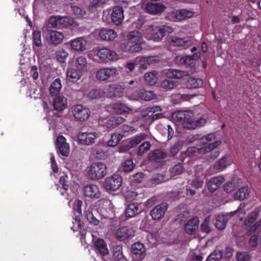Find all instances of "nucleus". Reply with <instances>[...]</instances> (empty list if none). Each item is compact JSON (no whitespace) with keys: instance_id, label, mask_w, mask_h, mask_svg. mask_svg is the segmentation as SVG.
Returning <instances> with one entry per match:
<instances>
[{"instance_id":"f257e3e1","label":"nucleus","mask_w":261,"mask_h":261,"mask_svg":"<svg viewBox=\"0 0 261 261\" xmlns=\"http://www.w3.org/2000/svg\"><path fill=\"white\" fill-rule=\"evenodd\" d=\"M83 204L82 201L80 200H75L73 205V212L74 217L73 225L71 227V229L74 231H80L81 235V238H83L86 234L84 230L83 223L81 221V216L82 215L81 206Z\"/></svg>"},{"instance_id":"f03ea898","label":"nucleus","mask_w":261,"mask_h":261,"mask_svg":"<svg viewBox=\"0 0 261 261\" xmlns=\"http://www.w3.org/2000/svg\"><path fill=\"white\" fill-rule=\"evenodd\" d=\"M173 30L171 26L167 25H162L158 29H154L152 25H149L146 30L147 32L144 33V35L149 39L160 40L166 34L172 33Z\"/></svg>"},{"instance_id":"7ed1b4c3","label":"nucleus","mask_w":261,"mask_h":261,"mask_svg":"<svg viewBox=\"0 0 261 261\" xmlns=\"http://www.w3.org/2000/svg\"><path fill=\"white\" fill-rule=\"evenodd\" d=\"M92 51L98 57L100 61L102 63L115 62L120 58L117 53L107 47H97L93 49Z\"/></svg>"},{"instance_id":"20e7f679","label":"nucleus","mask_w":261,"mask_h":261,"mask_svg":"<svg viewBox=\"0 0 261 261\" xmlns=\"http://www.w3.org/2000/svg\"><path fill=\"white\" fill-rule=\"evenodd\" d=\"M221 143V141L217 140L213 143L204 145L203 146L198 148L196 147H191L187 149L185 153V155L188 157L197 156V154H204L213 150Z\"/></svg>"},{"instance_id":"39448f33","label":"nucleus","mask_w":261,"mask_h":261,"mask_svg":"<svg viewBox=\"0 0 261 261\" xmlns=\"http://www.w3.org/2000/svg\"><path fill=\"white\" fill-rule=\"evenodd\" d=\"M106 173V166L101 162L94 163L88 168V176L91 179H100L105 176Z\"/></svg>"},{"instance_id":"423d86ee","label":"nucleus","mask_w":261,"mask_h":261,"mask_svg":"<svg viewBox=\"0 0 261 261\" xmlns=\"http://www.w3.org/2000/svg\"><path fill=\"white\" fill-rule=\"evenodd\" d=\"M43 36L46 43L53 46L62 43L64 38V35L62 32L51 29L46 30Z\"/></svg>"},{"instance_id":"0eeeda50","label":"nucleus","mask_w":261,"mask_h":261,"mask_svg":"<svg viewBox=\"0 0 261 261\" xmlns=\"http://www.w3.org/2000/svg\"><path fill=\"white\" fill-rule=\"evenodd\" d=\"M99 136V134L95 132H80L77 139L80 144L88 146L94 144Z\"/></svg>"},{"instance_id":"6e6552de","label":"nucleus","mask_w":261,"mask_h":261,"mask_svg":"<svg viewBox=\"0 0 261 261\" xmlns=\"http://www.w3.org/2000/svg\"><path fill=\"white\" fill-rule=\"evenodd\" d=\"M171 117L174 121L181 123L182 127L186 128L185 123L190 122L194 114L191 111H177L172 113Z\"/></svg>"},{"instance_id":"1a4fd4ad","label":"nucleus","mask_w":261,"mask_h":261,"mask_svg":"<svg viewBox=\"0 0 261 261\" xmlns=\"http://www.w3.org/2000/svg\"><path fill=\"white\" fill-rule=\"evenodd\" d=\"M122 177L118 174H114L106 178L103 184L107 190L116 191L121 186Z\"/></svg>"},{"instance_id":"9d476101","label":"nucleus","mask_w":261,"mask_h":261,"mask_svg":"<svg viewBox=\"0 0 261 261\" xmlns=\"http://www.w3.org/2000/svg\"><path fill=\"white\" fill-rule=\"evenodd\" d=\"M117 74V70L115 67H104L97 70L95 76L97 79L103 81L113 78Z\"/></svg>"},{"instance_id":"9b49d317","label":"nucleus","mask_w":261,"mask_h":261,"mask_svg":"<svg viewBox=\"0 0 261 261\" xmlns=\"http://www.w3.org/2000/svg\"><path fill=\"white\" fill-rule=\"evenodd\" d=\"M158 59L154 56H138L135 59L136 64L139 65V70L142 72L148 65L156 62Z\"/></svg>"},{"instance_id":"f8f14e48","label":"nucleus","mask_w":261,"mask_h":261,"mask_svg":"<svg viewBox=\"0 0 261 261\" xmlns=\"http://www.w3.org/2000/svg\"><path fill=\"white\" fill-rule=\"evenodd\" d=\"M135 230L132 227L123 226L118 228L115 232V238L119 241L130 239L135 236Z\"/></svg>"},{"instance_id":"ddd939ff","label":"nucleus","mask_w":261,"mask_h":261,"mask_svg":"<svg viewBox=\"0 0 261 261\" xmlns=\"http://www.w3.org/2000/svg\"><path fill=\"white\" fill-rule=\"evenodd\" d=\"M72 113L75 118L81 121L86 120L90 115L89 110L81 105L74 106L72 108Z\"/></svg>"},{"instance_id":"4468645a","label":"nucleus","mask_w":261,"mask_h":261,"mask_svg":"<svg viewBox=\"0 0 261 261\" xmlns=\"http://www.w3.org/2000/svg\"><path fill=\"white\" fill-rule=\"evenodd\" d=\"M83 192L85 197L92 199L99 198L101 194L99 187L94 184H89L85 186Z\"/></svg>"},{"instance_id":"2eb2a0df","label":"nucleus","mask_w":261,"mask_h":261,"mask_svg":"<svg viewBox=\"0 0 261 261\" xmlns=\"http://www.w3.org/2000/svg\"><path fill=\"white\" fill-rule=\"evenodd\" d=\"M170 43L174 46L181 47L187 48L193 44L192 38H181L176 36H171L169 38Z\"/></svg>"},{"instance_id":"dca6fc26","label":"nucleus","mask_w":261,"mask_h":261,"mask_svg":"<svg viewBox=\"0 0 261 261\" xmlns=\"http://www.w3.org/2000/svg\"><path fill=\"white\" fill-rule=\"evenodd\" d=\"M56 145L59 154L63 156H67L69 153V145L66 142V139L63 136L57 138Z\"/></svg>"},{"instance_id":"f3484780","label":"nucleus","mask_w":261,"mask_h":261,"mask_svg":"<svg viewBox=\"0 0 261 261\" xmlns=\"http://www.w3.org/2000/svg\"><path fill=\"white\" fill-rule=\"evenodd\" d=\"M143 43V42H134L129 41L127 42L121 43L120 46V48L122 51L125 53H138L142 49L141 44Z\"/></svg>"},{"instance_id":"a211bd4d","label":"nucleus","mask_w":261,"mask_h":261,"mask_svg":"<svg viewBox=\"0 0 261 261\" xmlns=\"http://www.w3.org/2000/svg\"><path fill=\"white\" fill-rule=\"evenodd\" d=\"M72 49L76 51H83L86 49L87 41L83 37H79L71 40L68 43Z\"/></svg>"},{"instance_id":"6ab92c4d","label":"nucleus","mask_w":261,"mask_h":261,"mask_svg":"<svg viewBox=\"0 0 261 261\" xmlns=\"http://www.w3.org/2000/svg\"><path fill=\"white\" fill-rule=\"evenodd\" d=\"M95 33L98 34L101 39L106 41L114 40L117 36L115 30L109 28H101L95 30Z\"/></svg>"},{"instance_id":"aec40b11","label":"nucleus","mask_w":261,"mask_h":261,"mask_svg":"<svg viewBox=\"0 0 261 261\" xmlns=\"http://www.w3.org/2000/svg\"><path fill=\"white\" fill-rule=\"evenodd\" d=\"M164 74L168 78L180 79L189 76L191 73L188 71L181 70L176 69H167L163 71Z\"/></svg>"},{"instance_id":"412c9836","label":"nucleus","mask_w":261,"mask_h":261,"mask_svg":"<svg viewBox=\"0 0 261 261\" xmlns=\"http://www.w3.org/2000/svg\"><path fill=\"white\" fill-rule=\"evenodd\" d=\"M168 204L166 203H162L154 207L150 212V215L153 220H159L162 218L167 211Z\"/></svg>"},{"instance_id":"4be33fe9","label":"nucleus","mask_w":261,"mask_h":261,"mask_svg":"<svg viewBox=\"0 0 261 261\" xmlns=\"http://www.w3.org/2000/svg\"><path fill=\"white\" fill-rule=\"evenodd\" d=\"M111 20L115 25L120 24L123 19V9L119 6H116L112 9L111 15Z\"/></svg>"},{"instance_id":"5701e85b","label":"nucleus","mask_w":261,"mask_h":261,"mask_svg":"<svg viewBox=\"0 0 261 261\" xmlns=\"http://www.w3.org/2000/svg\"><path fill=\"white\" fill-rule=\"evenodd\" d=\"M131 251L137 257L140 259L144 258L146 255V249L144 245L140 242L134 243L131 246Z\"/></svg>"},{"instance_id":"b1692460","label":"nucleus","mask_w":261,"mask_h":261,"mask_svg":"<svg viewBox=\"0 0 261 261\" xmlns=\"http://www.w3.org/2000/svg\"><path fill=\"white\" fill-rule=\"evenodd\" d=\"M194 13L186 9L178 10L173 11L171 14V17L175 19V20L179 21L187 18L193 16Z\"/></svg>"},{"instance_id":"393cba45","label":"nucleus","mask_w":261,"mask_h":261,"mask_svg":"<svg viewBox=\"0 0 261 261\" xmlns=\"http://www.w3.org/2000/svg\"><path fill=\"white\" fill-rule=\"evenodd\" d=\"M83 72L72 66L66 71L67 79L72 82H75L81 79Z\"/></svg>"},{"instance_id":"a878e982","label":"nucleus","mask_w":261,"mask_h":261,"mask_svg":"<svg viewBox=\"0 0 261 261\" xmlns=\"http://www.w3.org/2000/svg\"><path fill=\"white\" fill-rule=\"evenodd\" d=\"M198 58L199 56L197 54L191 56H186L180 58V62L182 64L185 65L187 67L191 68L189 71L191 74L195 71V57Z\"/></svg>"},{"instance_id":"bb28decb","label":"nucleus","mask_w":261,"mask_h":261,"mask_svg":"<svg viewBox=\"0 0 261 261\" xmlns=\"http://www.w3.org/2000/svg\"><path fill=\"white\" fill-rule=\"evenodd\" d=\"M94 245L96 253L101 256H105L108 254L109 250L107 245L103 240L101 239H97L94 241Z\"/></svg>"},{"instance_id":"cd10ccee","label":"nucleus","mask_w":261,"mask_h":261,"mask_svg":"<svg viewBox=\"0 0 261 261\" xmlns=\"http://www.w3.org/2000/svg\"><path fill=\"white\" fill-rule=\"evenodd\" d=\"M165 7L161 4L148 3L146 5L145 11L151 14H157L165 10Z\"/></svg>"},{"instance_id":"c85d7f7f","label":"nucleus","mask_w":261,"mask_h":261,"mask_svg":"<svg viewBox=\"0 0 261 261\" xmlns=\"http://www.w3.org/2000/svg\"><path fill=\"white\" fill-rule=\"evenodd\" d=\"M199 222L197 217L190 219L185 225V231L190 234H193L198 228Z\"/></svg>"},{"instance_id":"c756f323","label":"nucleus","mask_w":261,"mask_h":261,"mask_svg":"<svg viewBox=\"0 0 261 261\" xmlns=\"http://www.w3.org/2000/svg\"><path fill=\"white\" fill-rule=\"evenodd\" d=\"M73 67L84 72L88 68L87 58L83 56H80L75 58L73 61Z\"/></svg>"},{"instance_id":"7c9ffc66","label":"nucleus","mask_w":261,"mask_h":261,"mask_svg":"<svg viewBox=\"0 0 261 261\" xmlns=\"http://www.w3.org/2000/svg\"><path fill=\"white\" fill-rule=\"evenodd\" d=\"M54 109L58 111H61L66 108L67 101L66 98L62 95H58L53 101Z\"/></svg>"},{"instance_id":"2f4dec72","label":"nucleus","mask_w":261,"mask_h":261,"mask_svg":"<svg viewBox=\"0 0 261 261\" xmlns=\"http://www.w3.org/2000/svg\"><path fill=\"white\" fill-rule=\"evenodd\" d=\"M224 181L223 176H219L210 179L207 182V187L211 192L216 191Z\"/></svg>"},{"instance_id":"473e14b6","label":"nucleus","mask_w":261,"mask_h":261,"mask_svg":"<svg viewBox=\"0 0 261 261\" xmlns=\"http://www.w3.org/2000/svg\"><path fill=\"white\" fill-rule=\"evenodd\" d=\"M123 90L124 88L121 85H110L108 89L109 95L110 97H120L122 96Z\"/></svg>"},{"instance_id":"72a5a7b5","label":"nucleus","mask_w":261,"mask_h":261,"mask_svg":"<svg viewBox=\"0 0 261 261\" xmlns=\"http://www.w3.org/2000/svg\"><path fill=\"white\" fill-rule=\"evenodd\" d=\"M206 122V120L204 118H200L197 120H194L193 117L190 119V122L185 123L184 125L187 129H195L197 127H200L204 125Z\"/></svg>"},{"instance_id":"f704fd0d","label":"nucleus","mask_w":261,"mask_h":261,"mask_svg":"<svg viewBox=\"0 0 261 261\" xmlns=\"http://www.w3.org/2000/svg\"><path fill=\"white\" fill-rule=\"evenodd\" d=\"M100 211L103 214L109 213L112 212L113 205L110 200L107 199H102L98 201Z\"/></svg>"},{"instance_id":"c9c22d12","label":"nucleus","mask_w":261,"mask_h":261,"mask_svg":"<svg viewBox=\"0 0 261 261\" xmlns=\"http://www.w3.org/2000/svg\"><path fill=\"white\" fill-rule=\"evenodd\" d=\"M229 217V215L227 213L218 215L216 218V227L219 230L224 229L226 227Z\"/></svg>"},{"instance_id":"e433bc0d","label":"nucleus","mask_w":261,"mask_h":261,"mask_svg":"<svg viewBox=\"0 0 261 261\" xmlns=\"http://www.w3.org/2000/svg\"><path fill=\"white\" fill-rule=\"evenodd\" d=\"M62 87L61 80L55 79L51 84L49 88L50 94L52 96H57L60 92Z\"/></svg>"},{"instance_id":"4c0bfd02","label":"nucleus","mask_w":261,"mask_h":261,"mask_svg":"<svg viewBox=\"0 0 261 261\" xmlns=\"http://www.w3.org/2000/svg\"><path fill=\"white\" fill-rule=\"evenodd\" d=\"M250 193V189L248 187L240 188L234 194V198L236 200H243L247 198Z\"/></svg>"},{"instance_id":"58836bf2","label":"nucleus","mask_w":261,"mask_h":261,"mask_svg":"<svg viewBox=\"0 0 261 261\" xmlns=\"http://www.w3.org/2000/svg\"><path fill=\"white\" fill-rule=\"evenodd\" d=\"M105 92L100 89H93L89 90L86 94L87 96L91 99H99L102 97Z\"/></svg>"},{"instance_id":"ea45409f","label":"nucleus","mask_w":261,"mask_h":261,"mask_svg":"<svg viewBox=\"0 0 261 261\" xmlns=\"http://www.w3.org/2000/svg\"><path fill=\"white\" fill-rule=\"evenodd\" d=\"M96 212L92 206H89L86 211L85 214L87 220L89 223L96 225L99 223V220L94 216V213Z\"/></svg>"},{"instance_id":"a19ab883","label":"nucleus","mask_w":261,"mask_h":261,"mask_svg":"<svg viewBox=\"0 0 261 261\" xmlns=\"http://www.w3.org/2000/svg\"><path fill=\"white\" fill-rule=\"evenodd\" d=\"M203 82L199 78H190L186 82V86L188 88L194 89L201 87Z\"/></svg>"},{"instance_id":"79ce46f5","label":"nucleus","mask_w":261,"mask_h":261,"mask_svg":"<svg viewBox=\"0 0 261 261\" xmlns=\"http://www.w3.org/2000/svg\"><path fill=\"white\" fill-rule=\"evenodd\" d=\"M127 38L130 41L134 42H143L142 35L138 31L129 32L127 35Z\"/></svg>"},{"instance_id":"37998d69","label":"nucleus","mask_w":261,"mask_h":261,"mask_svg":"<svg viewBox=\"0 0 261 261\" xmlns=\"http://www.w3.org/2000/svg\"><path fill=\"white\" fill-rule=\"evenodd\" d=\"M138 204L137 203H130L126 207L125 214L127 217L130 218L138 213Z\"/></svg>"},{"instance_id":"c03bdc74","label":"nucleus","mask_w":261,"mask_h":261,"mask_svg":"<svg viewBox=\"0 0 261 261\" xmlns=\"http://www.w3.org/2000/svg\"><path fill=\"white\" fill-rule=\"evenodd\" d=\"M158 72L156 71L146 73L144 75V79L149 85H153L158 81Z\"/></svg>"},{"instance_id":"a18cd8bd","label":"nucleus","mask_w":261,"mask_h":261,"mask_svg":"<svg viewBox=\"0 0 261 261\" xmlns=\"http://www.w3.org/2000/svg\"><path fill=\"white\" fill-rule=\"evenodd\" d=\"M166 156V154L163 150L160 149L152 151L149 155L148 158L150 161H155L158 160L163 159Z\"/></svg>"},{"instance_id":"49530a36","label":"nucleus","mask_w":261,"mask_h":261,"mask_svg":"<svg viewBox=\"0 0 261 261\" xmlns=\"http://www.w3.org/2000/svg\"><path fill=\"white\" fill-rule=\"evenodd\" d=\"M113 256L116 261H127L122 253V247L118 246L113 248Z\"/></svg>"},{"instance_id":"de8ad7c7","label":"nucleus","mask_w":261,"mask_h":261,"mask_svg":"<svg viewBox=\"0 0 261 261\" xmlns=\"http://www.w3.org/2000/svg\"><path fill=\"white\" fill-rule=\"evenodd\" d=\"M227 156H224L218 160L214 165V167L217 172L223 171L227 166Z\"/></svg>"},{"instance_id":"09e8293b","label":"nucleus","mask_w":261,"mask_h":261,"mask_svg":"<svg viewBox=\"0 0 261 261\" xmlns=\"http://www.w3.org/2000/svg\"><path fill=\"white\" fill-rule=\"evenodd\" d=\"M138 97L142 100L148 101L155 98V95L151 91H144L142 90L139 91L138 93Z\"/></svg>"},{"instance_id":"8fccbe9b","label":"nucleus","mask_w":261,"mask_h":261,"mask_svg":"<svg viewBox=\"0 0 261 261\" xmlns=\"http://www.w3.org/2000/svg\"><path fill=\"white\" fill-rule=\"evenodd\" d=\"M71 25H76L74 20L70 17L61 16V29L67 28Z\"/></svg>"},{"instance_id":"3c124183","label":"nucleus","mask_w":261,"mask_h":261,"mask_svg":"<svg viewBox=\"0 0 261 261\" xmlns=\"http://www.w3.org/2000/svg\"><path fill=\"white\" fill-rule=\"evenodd\" d=\"M123 137V136L120 134H112L110 139L107 142L108 145L110 147H114L116 146Z\"/></svg>"},{"instance_id":"603ef678","label":"nucleus","mask_w":261,"mask_h":261,"mask_svg":"<svg viewBox=\"0 0 261 261\" xmlns=\"http://www.w3.org/2000/svg\"><path fill=\"white\" fill-rule=\"evenodd\" d=\"M223 255L222 252L219 250H215L207 257L206 261H220Z\"/></svg>"},{"instance_id":"864d4df0","label":"nucleus","mask_w":261,"mask_h":261,"mask_svg":"<svg viewBox=\"0 0 261 261\" xmlns=\"http://www.w3.org/2000/svg\"><path fill=\"white\" fill-rule=\"evenodd\" d=\"M61 16H52L48 19V23L53 28L61 29Z\"/></svg>"},{"instance_id":"5fc2aeb1","label":"nucleus","mask_w":261,"mask_h":261,"mask_svg":"<svg viewBox=\"0 0 261 261\" xmlns=\"http://www.w3.org/2000/svg\"><path fill=\"white\" fill-rule=\"evenodd\" d=\"M56 55L59 61L64 62L68 56V54L65 49L60 48L56 51Z\"/></svg>"},{"instance_id":"6e6d98bb","label":"nucleus","mask_w":261,"mask_h":261,"mask_svg":"<svg viewBox=\"0 0 261 261\" xmlns=\"http://www.w3.org/2000/svg\"><path fill=\"white\" fill-rule=\"evenodd\" d=\"M177 85L176 82L170 80H165L161 83V86L164 89L170 90L174 88Z\"/></svg>"},{"instance_id":"4d7b16f0","label":"nucleus","mask_w":261,"mask_h":261,"mask_svg":"<svg viewBox=\"0 0 261 261\" xmlns=\"http://www.w3.org/2000/svg\"><path fill=\"white\" fill-rule=\"evenodd\" d=\"M71 11L77 17L82 18L86 15V11L76 6H71Z\"/></svg>"},{"instance_id":"13d9d810","label":"nucleus","mask_w":261,"mask_h":261,"mask_svg":"<svg viewBox=\"0 0 261 261\" xmlns=\"http://www.w3.org/2000/svg\"><path fill=\"white\" fill-rule=\"evenodd\" d=\"M147 135L145 134H141L135 136L130 141L132 146H135L140 143L142 141L146 139Z\"/></svg>"},{"instance_id":"bf43d9fd","label":"nucleus","mask_w":261,"mask_h":261,"mask_svg":"<svg viewBox=\"0 0 261 261\" xmlns=\"http://www.w3.org/2000/svg\"><path fill=\"white\" fill-rule=\"evenodd\" d=\"M33 42L37 47H40L42 45L41 32L35 31L33 32Z\"/></svg>"},{"instance_id":"052dcab7","label":"nucleus","mask_w":261,"mask_h":261,"mask_svg":"<svg viewBox=\"0 0 261 261\" xmlns=\"http://www.w3.org/2000/svg\"><path fill=\"white\" fill-rule=\"evenodd\" d=\"M114 109L115 112L119 114H122L124 112H128L130 109L124 104L122 103H116L114 106Z\"/></svg>"},{"instance_id":"680f3d73","label":"nucleus","mask_w":261,"mask_h":261,"mask_svg":"<svg viewBox=\"0 0 261 261\" xmlns=\"http://www.w3.org/2000/svg\"><path fill=\"white\" fill-rule=\"evenodd\" d=\"M150 147V144L148 141H145L142 143L138 147V154L141 155L145 152L148 151Z\"/></svg>"},{"instance_id":"e2e57ef3","label":"nucleus","mask_w":261,"mask_h":261,"mask_svg":"<svg viewBox=\"0 0 261 261\" xmlns=\"http://www.w3.org/2000/svg\"><path fill=\"white\" fill-rule=\"evenodd\" d=\"M210 217H207L201 225V229L203 232L208 233L211 231L210 226Z\"/></svg>"},{"instance_id":"0e129e2a","label":"nucleus","mask_w":261,"mask_h":261,"mask_svg":"<svg viewBox=\"0 0 261 261\" xmlns=\"http://www.w3.org/2000/svg\"><path fill=\"white\" fill-rule=\"evenodd\" d=\"M182 171L181 164H178L174 166L170 170L171 176L174 177L176 175L180 174Z\"/></svg>"},{"instance_id":"69168bd1","label":"nucleus","mask_w":261,"mask_h":261,"mask_svg":"<svg viewBox=\"0 0 261 261\" xmlns=\"http://www.w3.org/2000/svg\"><path fill=\"white\" fill-rule=\"evenodd\" d=\"M123 169L125 171H130L134 167V164L132 160H127L122 164Z\"/></svg>"},{"instance_id":"338daca9","label":"nucleus","mask_w":261,"mask_h":261,"mask_svg":"<svg viewBox=\"0 0 261 261\" xmlns=\"http://www.w3.org/2000/svg\"><path fill=\"white\" fill-rule=\"evenodd\" d=\"M59 183L62 185V188L64 191L68 190L69 188L68 177L65 175L60 178Z\"/></svg>"},{"instance_id":"774afa93","label":"nucleus","mask_w":261,"mask_h":261,"mask_svg":"<svg viewBox=\"0 0 261 261\" xmlns=\"http://www.w3.org/2000/svg\"><path fill=\"white\" fill-rule=\"evenodd\" d=\"M238 261H249L250 255L247 252H241L237 253Z\"/></svg>"}]
</instances>
